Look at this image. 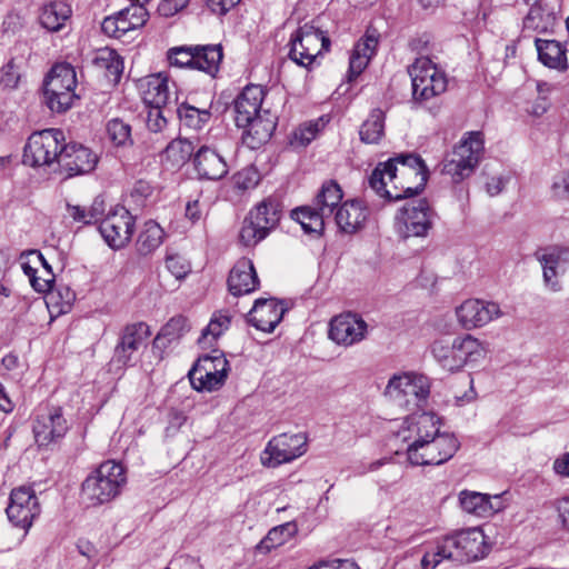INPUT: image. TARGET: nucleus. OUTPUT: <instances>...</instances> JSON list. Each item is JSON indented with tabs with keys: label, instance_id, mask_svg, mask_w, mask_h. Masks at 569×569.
<instances>
[{
	"label": "nucleus",
	"instance_id": "f257e3e1",
	"mask_svg": "<svg viewBox=\"0 0 569 569\" xmlns=\"http://www.w3.org/2000/svg\"><path fill=\"white\" fill-rule=\"evenodd\" d=\"M429 171L420 156L400 153L379 162L369 177V186L388 200H402L420 193Z\"/></svg>",
	"mask_w": 569,
	"mask_h": 569
},
{
	"label": "nucleus",
	"instance_id": "f03ea898",
	"mask_svg": "<svg viewBox=\"0 0 569 569\" xmlns=\"http://www.w3.org/2000/svg\"><path fill=\"white\" fill-rule=\"evenodd\" d=\"M489 545L480 528L456 531L439 540L436 546L425 552L421 559L422 569H436L442 561L470 562L483 558L489 552Z\"/></svg>",
	"mask_w": 569,
	"mask_h": 569
},
{
	"label": "nucleus",
	"instance_id": "7ed1b4c3",
	"mask_svg": "<svg viewBox=\"0 0 569 569\" xmlns=\"http://www.w3.org/2000/svg\"><path fill=\"white\" fill-rule=\"evenodd\" d=\"M127 482L121 463L113 460L102 462L82 483V495L92 506L113 500Z\"/></svg>",
	"mask_w": 569,
	"mask_h": 569
},
{
	"label": "nucleus",
	"instance_id": "20e7f679",
	"mask_svg": "<svg viewBox=\"0 0 569 569\" xmlns=\"http://www.w3.org/2000/svg\"><path fill=\"white\" fill-rule=\"evenodd\" d=\"M430 395L429 378L418 372L393 375L385 389V396L406 410H420Z\"/></svg>",
	"mask_w": 569,
	"mask_h": 569
},
{
	"label": "nucleus",
	"instance_id": "39448f33",
	"mask_svg": "<svg viewBox=\"0 0 569 569\" xmlns=\"http://www.w3.org/2000/svg\"><path fill=\"white\" fill-rule=\"evenodd\" d=\"M76 88L74 68L69 63L54 64L43 83L46 104L53 112H66L80 98Z\"/></svg>",
	"mask_w": 569,
	"mask_h": 569
},
{
	"label": "nucleus",
	"instance_id": "423d86ee",
	"mask_svg": "<svg viewBox=\"0 0 569 569\" xmlns=\"http://www.w3.org/2000/svg\"><path fill=\"white\" fill-rule=\"evenodd\" d=\"M482 152L483 138L481 132H469L445 159L441 172L449 176L453 182H460L473 172Z\"/></svg>",
	"mask_w": 569,
	"mask_h": 569
},
{
	"label": "nucleus",
	"instance_id": "0eeeda50",
	"mask_svg": "<svg viewBox=\"0 0 569 569\" xmlns=\"http://www.w3.org/2000/svg\"><path fill=\"white\" fill-rule=\"evenodd\" d=\"M64 134L60 129L33 132L23 150V162L31 167L51 166L60 162L64 148Z\"/></svg>",
	"mask_w": 569,
	"mask_h": 569
},
{
	"label": "nucleus",
	"instance_id": "6e6552de",
	"mask_svg": "<svg viewBox=\"0 0 569 569\" xmlns=\"http://www.w3.org/2000/svg\"><path fill=\"white\" fill-rule=\"evenodd\" d=\"M460 448L455 435L438 432L415 448H407V460L412 466H440L449 461Z\"/></svg>",
	"mask_w": 569,
	"mask_h": 569
},
{
	"label": "nucleus",
	"instance_id": "1a4fd4ad",
	"mask_svg": "<svg viewBox=\"0 0 569 569\" xmlns=\"http://www.w3.org/2000/svg\"><path fill=\"white\" fill-rule=\"evenodd\" d=\"M330 39L312 24L299 27L290 38L289 58L298 66L310 68L317 57L329 51Z\"/></svg>",
	"mask_w": 569,
	"mask_h": 569
},
{
	"label": "nucleus",
	"instance_id": "9d476101",
	"mask_svg": "<svg viewBox=\"0 0 569 569\" xmlns=\"http://www.w3.org/2000/svg\"><path fill=\"white\" fill-rule=\"evenodd\" d=\"M436 212L428 200L419 199L405 204L396 214L395 228L402 238L426 237L433 226Z\"/></svg>",
	"mask_w": 569,
	"mask_h": 569
},
{
	"label": "nucleus",
	"instance_id": "9b49d317",
	"mask_svg": "<svg viewBox=\"0 0 569 569\" xmlns=\"http://www.w3.org/2000/svg\"><path fill=\"white\" fill-rule=\"evenodd\" d=\"M308 439L302 432L281 433L269 440L260 455L261 465L277 468L293 461L307 452Z\"/></svg>",
	"mask_w": 569,
	"mask_h": 569
},
{
	"label": "nucleus",
	"instance_id": "f8f14e48",
	"mask_svg": "<svg viewBox=\"0 0 569 569\" xmlns=\"http://www.w3.org/2000/svg\"><path fill=\"white\" fill-rule=\"evenodd\" d=\"M412 82V96L426 101L441 94L447 89V78L427 57L417 58L409 67Z\"/></svg>",
	"mask_w": 569,
	"mask_h": 569
},
{
	"label": "nucleus",
	"instance_id": "ddd939ff",
	"mask_svg": "<svg viewBox=\"0 0 569 569\" xmlns=\"http://www.w3.org/2000/svg\"><path fill=\"white\" fill-rule=\"evenodd\" d=\"M9 521L23 530L19 543L32 527L33 520L40 515L41 507L34 490L30 487H19L11 491L10 503L6 509Z\"/></svg>",
	"mask_w": 569,
	"mask_h": 569
},
{
	"label": "nucleus",
	"instance_id": "4468645a",
	"mask_svg": "<svg viewBox=\"0 0 569 569\" xmlns=\"http://www.w3.org/2000/svg\"><path fill=\"white\" fill-rule=\"evenodd\" d=\"M134 218L124 208H118L101 220L99 231L112 249L126 247L133 234Z\"/></svg>",
	"mask_w": 569,
	"mask_h": 569
},
{
	"label": "nucleus",
	"instance_id": "2eb2a0df",
	"mask_svg": "<svg viewBox=\"0 0 569 569\" xmlns=\"http://www.w3.org/2000/svg\"><path fill=\"white\" fill-rule=\"evenodd\" d=\"M502 315L497 302L481 299H467L456 308L457 320L466 330L485 327Z\"/></svg>",
	"mask_w": 569,
	"mask_h": 569
},
{
	"label": "nucleus",
	"instance_id": "dca6fc26",
	"mask_svg": "<svg viewBox=\"0 0 569 569\" xmlns=\"http://www.w3.org/2000/svg\"><path fill=\"white\" fill-rule=\"evenodd\" d=\"M441 420L433 412H413L405 418L398 437L408 443L407 448H415L440 431Z\"/></svg>",
	"mask_w": 569,
	"mask_h": 569
},
{
	"label": "nucleus",
	"instance_id": "f3484780",
	"mask_svg": "<svg viewBox=\"0 0 569 569\" xmlns=\"http://www.w3.org/2000/svg\"><path fill=\"white\" fill-rule=\"evenodd\" d=\"M560 16L557 0L531 3L522 19V33H552Z\"/></svg>",
	"mask_w": 569,
	"mask_h": 569
},
{
	"label": "nucleus",
	"instance_id": "a211bd4d",
	"mask_svg": "<svg viewBox=\"0 0 569 569\" xmlns=\"http://www.w3.org/2000/svg\"><path fill=\"white\" fill-rule=\"evenodd\" d=\"M368 325L358 315L347 312L336 316L329 325V338L337 345L350 347L366 338Z\"/></svg>",
	"mask_w": 569,
	"mask_h": 569
},
{
	"label": "nucleus",
	"instance_id": "6ab92c4d",
	"mask_svg": "<svg viewBox=\"0 0 569 569\" xmlns=\"http://www.w3.org/2000/svg\"><path fill=\"white\" fill-rule=\"evenodd\" d=\"M151 335L150 328L146 322H134L127 325L114 348V359L122 366H128L133 360V356L141 348L147 346Z\"/></svg>",
	"mask_w": 569,
	"mask_h": 569
},
{
	"label": "nucleus",
	"instance_id": "aec40b11",
	"mask_svg": "<svg viewBox=\"0 0 569 569\" xmlns=\"http://www.w3.org/2000/svg\"><path fill=\"white\" fill-rule=\"evenodd\" d=\"M69 425L61 408H51L38 415L33 422V435L39 446H49L63 438Z\"/></svg>",
	"mask_w": 569,
	"mask_h": 569
},
{
	"label": "nucleus",
	"instance_id": "412c9836",
	"mask_svg": "<svg viewBox=\"0 0 569 569\" xmlns=\"http://www.w3.org/2000/svg\"><path fill=\"white\" fill-rule=\"evenodd\" d=\"M535 257L542 267L545 284L552 291L560 290L557 278L565 272L569 263V248L559 246L540 248L535 252Z\"/></svg>",
	"mask_w": 569,
	"mask_h": 569
},
{
	"label": "nucleus",
	"instance_id": "4be33fe9",
	"mask_svg": "<svg viewBox=\"0 0 569 569\" xmlns=\"http://www.w3.org/2000/svg\"><path fill=\"white\" fill-rule=\"evenodd\" d=\"M98 163V157L89 148L79 143H66L59 164L70 177L91 172Z\"/></svg>",
	"mask_w": 569,
	"mask_h": 569
},
{
	"label": "nucleus",
	"instance_id": "5701e85b",
	"mask_svg": "<svg viewBox=\"0 0 569 569\" xmlns=\"http://www.w3.org/2000/svg\"><path fill=\"white\" fill-rule=\"evenodd\" d=\"M193 166L199 179L203 180H220L229 171L224 158L208 146H202L194 152Z\"/></svg>",
	"mask_w": 569,
	"mask_h": 569
},
{
	"label": "nucleus",
	"instance_id": "b1692460",
	"mask_svg": "<svg viewBox=\"0 0 569 569\" xmlns=\"http://www.w3.org/2000/svg\"><path fill=\"white\" fill-rule=\"evenodd\" d=\"M266 91L261 86L249 84L234 100L236 124L243 127L250 123L251 118L262 113V102Z\"/></svg>",
	"mask_w": 569,
	"mask_h": 569
},
{
	"label": "nucleus",
	"instance_id": "393cba45",
	"mask_svg": "<svg viewBox=\"0 0 569 569\" xmlns=\"http://www.w3.org/2000/svg\"><path fill=\"white\" fill-rule=\"evenodd\" d=\"M282 302L273 298L256 300L249 312V322L258 330L272 332L286 312Z\"/></svg>",
	"mask_w": 569,
	"mask_h": 569
},
{
	"label": "nucleus",
	"instance_id": "a878e982",
	"mask_svg": "<svg viewBox=\"0 0 569 569\" xmlns=\"http://www.w3.org/2000/svg\"><path fill=\"white\" fill-rule=\"evenodd\" d=\"M260 284L253 262L248 258L239 259L230 270L228 289L233 296L249 295Z\"/></svg>",
	"mask_w": 569,
	"mask_h": 569
},
{
	"label": "nucleus",
	"instance_id": "bb28decb",
	"mask_svg": "<svg viewBox=\"0 0 569 569\" xmlns=\"http://www.w3.org/2000/svg\"><path fill=\"white\" fill-rule=\"evenodd\" d=\"M277 127V116L269 110H263L261 114L251 118L250 123L243 124V142L250 149H258L269 141Z\"/></svg>",
	"mask_w": 569,
	"mask_h": 569
},
{
	"label": "nucleus",
	"instance_id": "cd10ccee",
	"mask_svg": "<svg viewBox=\"0 0 569 569\" xmlns=\"http://www.w3.org/2000/svg\"><path fill=\"white\" fill-rule=\"evenodd\" d=\"M461 508L477 517H490L503 509V503L499 495L490 496L477 491L463 490L459 493Z\"/></svg>",
	"mask_w": 569,
	"mask_h": 569
},
{
	"label": "nucleus",
	"instance_id": "c85d7f7f",
	"mask_svg": "<svg viewBox=\"0 0 569 569\" xmlns=\"http://www.w3.org/2000/svg\"><path fill=\"white\" fill-rule=\"evenodd\" d=\"M379 43V33L368 29L366 34L355 44L349 59V80L359 76L376 53Z\"/></svg>",
	"mask_w": 569,
	"mask_h": 569
},
{
	"label": "nucleus",
	"instance_id": "c756f323",
	"mask_svg": "<svg viewBox=\"0 0 569 569\" xmlns=\"http://www.w3.org/2000/svg\"><path fill=\"white\" fill-rule=\"evenodd\" d=\"M139 90L144 103L150 107H164L169 100L168 78L161 73L140 79Z\"/></svg>",
	"mask_w": 569,
	"mask_h": 569
},
{
	"label": "nucleus",
	"instance_id": "7c9ffc66",
	"mask_svg": "<svg viewBox=\"0 0 569 569\" xmlns=\"http://www.w3.org/2000/svg\"><path fill=\"white\" fill-rule=\"evenodd\" d=\"M367 216L368 212L363 204L360 201L351 200L338 208L335 220L341 231L353 233L363 227Z\"/></svg>",
	"mask_w": 569,
	"mask_h": 569
},
{
	"label": "nucleus",
	"instance_id": "2f4dec72",
	"mask_svg": "<svg viewBox=\"0 0 569 569\" xmlns=\"http://www.w3.org/2000/svg\"><path fill=\"white\" fill-rule=\"evenodd\" d=\"M453 349L457 350L458 369L461 370L468 363L485 359L488 343L471 335H465L453 340Z\"/></svg>",
	"mask_w": 569,
	"mask_h": 569
},
{
	"label": "nucleus",
	"instance_id": "473e14b6",
	"mask_svg": "<svg viewBox=\"0 0 569 569\" xmlns=\"http://www.w3.org/2000/svg\"><path fill=\"white\" fill-rule=\"evenodd\" d=\"M71 7L64 1H51L46 3L39 13V22L50 32L60 31L71 18Z\"/></svg>",
	"mask_w": 569,
	"mask_h": 569
},
{
	"label": "nucleus",
	"instance_id": "72a5a7b5",
	"mask_svg": "<svg viewBox=\"0 0 569 569\" xmlns=\"http://www.w3.org/2000/svg\"><path fill=\"white\" fill-rule=\"evenodd\" d=\"M535 44L542 64L551 69L567 70L566 49L559 41L536 38Z\"/></svg>",
	"mask_w": 569,
	"mask_h": 569
},
{
	"label": "nucleus",
	"instance_id": "f704fd0d",
	"mask_svg": "<svg viewBox=\"0 0 569 569\" xmlns=\"http://www.w3.org/2000/svg\"><path fill=\"white\" fill-rule=\"evenodd\" d=\"M222 48L219 44L194 46L192 69L214 76L222 60Z\"/></svg>",
	"mask_w": 569,
	"mask_h": 569
},
{
	"label": "nucleus",
	"instance_id": "c9c22d12",
	"mask_svg": "<svg viewBox=\"0 0 569 569\" xmlns=\"http://www.w3.org/2000/svg\"><path fill=\"white\" fill-rule=\"evenodd\" d=\"M343 197L340 186L336 181H327L322 184L320 191L313 200V204L327 218L333 214L335 208L341 202Z\"/></svg>",
	"mask_w": 569,
	"mask_h": 569
},
{
	"label": "nucleus",
	"instance_id": "e433bc0d",
	"mask_svg": "<svg viewBox=\"0 0 569 569\" xmlns=\"http://www.w3.org/2000/svg\"><path fill=\"white\" fill-rule=\"evenodd\" d=\"M385 119L386 114L381 109H373L360 127V140L370 144L379 143L385 136Z\"/></svg>",
	"mask_w": 569,
	"mask_h": 569
},
{
	"label": "nucleus",
	"instance_id": "4c0bfd02",
	"mask_svg": "<svg viewBox=\"0 0 569 569\" xmlns=\"http://www.w3.org/2000/svg\"><path fill=\"white\" fill-rule=\"evenodd\" d=\"M194 152V146L184 138L171 140L163 150L162 158L172 167L180 168L187 163Z\"/></svg>",
	"mask_w": 569,
	"mask_h": 569
},
{
	"label": "nucleus",
	"instance_id": "58836bf2",
	"mask_svg": "<svg viewBox=\"0 0 569 569\" xmlns=\"http://www.w3.org/2000/svg\"><path fill=\"white\" fill-rule=\"evenodd\" d=\"M68 214L77 223L91 224L101 220L104 213V201L97 197L89 207L67 204Z\"/></svg>",
	"mask_w": 569,
	"mask_h": 569
},
{
	"label": "nucleus",
	"instance_id": "ea45409f",
	"mask_svg": "<svg viewBox=\"0 0 569 569\" xmlns=\"http://www.w3.org/2000/svg\"><path fill=\"white\" fill-rule=\"evenodd\" d=\"M164 232L156 221H147L137 240V250L142 256L153 252L163 241Z\"/></svg>",
	"mask_w": 569,
	"mask_h": 569
},
{
	"label": "nucleus",
	"instance_id": "a19ab883",
	"mask_svg": "<svg viewBox=\"0 0 569 569\" xmlns=\"http://www.w3.org/2000/svg\"><path fill=\"white\" fill-rule=\"evenodd\" d=\"M291 217L301 224L307 233H320L325 227L327 218L317 207H301L292 210Z\"/></svg>",
	"mask_w": 569,
	"mask_h": 569
},
{
	"label": "nucleus",
	"instance_id": "79ce46f5",
	"mask_svg": "<svg viewBox=\"0 0 569 569\" xmlns=\"http://www.w3.org/2000/svg\"><path fill=\"white\" fill-rule=\"evenodd\" d=\"M249 213L251 219H257L261 224L272 230L280 221L281 208L277 199L267 198L251 209Z\"/></svg>",
	"mask_w": 569,
	"mask_h": 569
},
{
	"label": "nucleus",
	"instance_id": "37998d69",
	"mask_svg": "<svg viewBox=\"0 0 569 569\" xmlns=\"http://www.w3.org/2000/svg\"><path fill=\"white\" fill-rule=\"evenodd\" d=\"M177 112L184 126L196 130L202 129L211 118L210 107L198 108L189 102L181 103Z\"/></svg>",
	"mask_w": 569,
	"mask_h": 569
},
{
	"label": "nucleus",
	"instance_id": "c03bdc74",
	"mask_svg": "<svg viewBox=\"0 0 569 569\" xmlns=\"http://www.w3.org/2000/svg\"><path fill=\"white\" fill-rule=\"evenodd\" d=\"M431 353L436 361L447 371H459L457 363V350L453 349V341L437 339L431 345Z\"/></svg>",
	"mask_w": 569,
	"mask_h": 569
},
{
	"label": "nucleus",
	"instance_id": "a18cd8bd",
	"mask_svg": "<svg viewBox=\"0 0 569 569\" xmlns=\"http://www.w3.org/2000/svg\"><path fill=\"white\" fill-rule=\"evenodd\" d=\"M270 231L268 227L261 224L257 219H251V214L248 213L242 222L239 240L246 247H253L267 238Z\"/></svg>",
	"mask_w": 569,
	"mask_h": 569
},
{
	"label": "nucleus",
	"instance_id": "49530a36",
	"mask_svg": "<svg viewBox=\"0 0 569 569\" xmlns=\"http://www.w3.org/2000/svg\"><path fill=\"white\" fill-rule=\"evenodd\" d=\"M298 532L296 522L289 521L277 526L269 530L267 536L261 540L259 548L271 550L272 548L284 545Z\"/></svg>",
	"mask_w": 569,
	"mask_h": 569
},
{
	"label": "nucleus",
	"instance_id": "de8ad7c7",
	"mask_svg": "<svg viewBox=\"0 0 569 569\" xmlns=\"http://www.w3.org/2000/svg\"><path fill=\"white\" fill-rule=\"evenodd\" d=\"M227 377H228V375L212 372V371L209 372V371L201 370V372H196L194 376H192L191 370H189V372H188V378L190 380V383H191L192 388L197 391L211 392V391L218 390L223 386Z\"/></svg>",
	"mask_w": 569,
	"mask_h": 569
},
{
	"label": "nucleus",
	"instance_id": "09e8293b",
	"mask_svg": "<svg viewBox=\"0 0 569 569\" xmlns=\"http://www.w3.org/2000/svg\"><path fill=\"white\" fill-rule=\"evenodd\" d=\"M107 136L116 147H129L133 144L131 124L120 118H112L107 122Z\"/></svg>",
	"mask_w": 569,
	"mask_h": 569
},
{
	"label": "nucleus",
	"instance_id": "8fccbe9b",
	"mask_svg": "<svg viewBox=\"0 0 569 569\" xmlns=\"http://www.w3.org/2000/svg\"><path fill=\"white\" fill-rule=\"evenodd\" d=\"M230 317L222 312L212 316L208 326L202 330L201 337L198 339L199 345L211 347L212 343L229 328Z\"/></svg>",
	"mask_w": 569,
	"mask_h": 569
},
{
	"label": "nucleus",
	"instance_id": "3c124183",
	"mask_svg": "<svg viewBox=\"0 0 569 569\" xmlns=\"http://www.w3.org/2000/svg\"><path fill=\"white\" fill-rule=\"evenodd\" d=\"M128 12L129 10L122 9L116 14L104 18L101 23L102 32L109 37L121 38L131 31Z\"/></svg>",
	"mask_w": 569,
	"mask_h": 569
},
{
	"label": "nucleus",
	"instance_id": "603ef678",
	"mask_svg": "<svg viewBox=\"0 0 569 569\" xmlns=\"http://www.w3.org/2000/svg\"><path fill=\"white\" fill-rule=\"evenodd\" d=\"M229 369V361L223 355H206L200 357L190 370L192 376H194L196 372H201V370L228 375Z\"/></svg>",
	"mask_w": 569,
	"mask_h": 569
},
{
	"label": "nucleus",
	"instance_id": "864d4df0",
	"mask_svg": "<svg viewBox=\"0 0 569 569\" xmlns=\"http://www.w3.org/2000/svg\"><path fill=\"white\" fill-rule=\"evenodd\" d=\"M94 62L99 67L106 68L109 74L114 76L116 78L120 77L122 73L123 62L114 50L108 48L99 50Z\"/></svg>",
	"mask_w": 569,
	"mask_h": 569
},
{
	"label": "nucleus",
	"instance_id": "5fc2aeb1",
	"mask_svg": "<svg viewBox=\"0 0 569 569\" xmlns=\"http://www.w3.org/2000/svg\"><path fill=\"white\" fill-rule=\"evenodd\" d=\"M21 80V62L11 58L0 69V86L4 89H17Z\"/></svg>",
	"mask_w": 569,
	"mask_h": 569
},
{
	"label": "nucleus",
	"instance_id": "6e6d98bb",
	"mask_svg": "<svg viewBox=\"0 0 569 569\" xmlns=\"http://www.w3.org/2000/svg\"><path fill=\"white\" fill-rule=\"evenodd\" d=\"M167 59L172 67L192 69L194 46L173 47L168 50Z\"/></svg>",
	"mask_w": 569,
	"mask_h": 569
},
{
	"label": "nucleus",
	"instance_id": "4d7b16f0",
	"mask_svg": "<svg viewBox=\"0 0 569 569\" xmlns=\"http://www.w3.org/2000/svg\"><path fill=\"white\" fill-rule=\"evenodd\" d=\"M189 330L188 320L182 316L171 318L160 330L156 340L167 339L168 342L179 339Z\"/></svg>",
	"mask_w": 569,
	"mask_h": 569
},
{
	"label": "nucleus",
	"instance_id": "13d9d810",
	"mask_svg": "<svg viewBox=\"0 0 569 569\" xmlns=\"http://www.w3.org/2000/svg\"><path fill=\"white\" fill-rule=\"evenodd\" d=\"M47 292L48 303L57 306L61 313L68 312L76 300V293L69 287H60L57 290H52L51 287Z\"/></svg>",
	"mask_w": 569,
	"mask_h": 569
},
{
	"label": "nucleus",
	"instance_id": "bf43d9fd",
	"mask_svg": "<svg viewBox=\"0 0 569 569\" xmlns=\"http://www.w3.org/2000/svg\"><path fill=\"white\" fill-rule=\"evenodd\" d=\"M320 131V120L316 122H307L298 127L290 139L292 147H306L308 146Z\"/></svg>",
	"mask_w": 569,
	"mask_h": 569
},
{
	"label": "nucleus",
	"instance_id": "052dcab7",
	"mask_svg": "<svg viewBox=\"0 0 569 569\" xmlns=\"http://www.w3.org/2000/svg\"><path fill=\"white\" fill-rule=\"evenodd\" d=\"M21 268L24 272V274L29 278L30 284L32 288L40 292L46 293L50 290L53 281L54 276L50 274V278L43 279V281H39V277L37 276L38 270L30 264V262H22Z\"/></svg>",
	"mask_w": 569,
	"mask_h": 569
},
{
	"label": "nucleus",
	"instance_id": "680f3d73",
	"mask_svg": "<svg viewBox=\"0 0 569 569\" xmlns=\"http://www.w3.org/2000/svg\"><path fill=\"white\" fill-rule=\"evenodd\" d=\"M550 190L558 200L569 199V170H562L552 177Z\"/></svg>",
	"mask_w": 569,
	"mask_h": 569
},
{
	"label": "nucleus",
	"instance_id": "e2e57ef3",
	"mask_svg": "<svg viewBox=\"0 0 569 569\" xmlns=\"http://www.w3.org/2000/svg\"><path fill=\"white\" fill-rule=\"evenodd\" d=\"M258 172L253 168H244L237 172L232 178L233 186L238 190L253 188L258 183Z\"/></svg>",
	"mask_w": 569,
	"mask_h": 569
},
{
	"label": "nucleus",
	"instance_id": "0e129e2a",
	"mask_svg": "<svg viewBox=\"0 0 569 569\" xmlns=\"http://www.w3.org/2000/svg\"><path fill=\"white\" fill-rule=\"evenodd\" d=\"M167 118L162 107H150L147 116V127L152 132H161L167 127Z\"/></svg>",
	"mask_w": 569,
	"mask_h": 569
},
{
	"label": "nucleus",
	"instance_id": "69168bd1",
	"mask_svg": "<svg viewBox=\"0 0 569 569\" xmlns=\"http://www.w3.org/2000/svg\"><path fill=\"white\" fill-rule=\"evenodd\" d=\"M166 267L177 279L184 278L190 271V264L178 254L168 256Z\"/></svg>",
	"mask_w": 569,
	"mask_h": 569
},
{
	"label": "nucleus",
	"instance_id": "338daca9",
	"mask_svg": "<svg viewBox=\"0 0 569 569\" xmlns=\"http://www.w3.org/2000/svg\"><path fill=\"white\" fill-rule=\"evenodd\" d=\"M143 4L144 3H134L131 7L124 8L126 10H129L128 17L131 30L142 27L147 21L148 13Z\"/></svg>",
	"mask_w": 569,
	"mask_h": 569
},
{
	"label": "nucleus",
	"instance_id": "774afa93",
	"mask_svg": "<svg viewBox=\"0 0 569 569\" xmlns=\"http://www.w3.org/2000/svg\"><path fill=\"white\" fill-rule=\"evenodd\" d=\"M553 507L558 513L561 527L569 531V496L557 499Z\"/></svg>",
	"mask_w": 569,
	"mask_h": 569
}]
</instances>
